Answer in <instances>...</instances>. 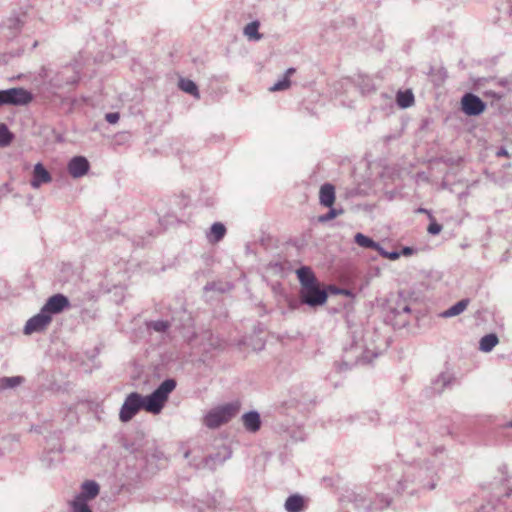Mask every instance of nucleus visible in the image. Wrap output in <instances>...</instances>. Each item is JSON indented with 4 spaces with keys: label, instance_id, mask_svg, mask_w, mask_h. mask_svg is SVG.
<instances>
[{
    "label": "nucleus",
    "instance_id": "2f4dec72",
    "mask_svg": "<svg viewBox=\"0 0 512 512\" xmlns=\"http://www.w3.org/2000/svg\"><path fill=\"white\" fill-rule=\"evenodd\" d=\"M148 327L156 332H165L170 327V323L164 320H157L150 322Z\"/></svg>",
    "mask_w": 512,
    "mask_h": 512
},
{
    "label": "nucleus",
    "instance_id": "b1692460",
    "mask_svg": "<svg viewBox=\"0 0 512 512\" xmlns=\"http://www.w3.org/2000/svg\"><path fill=\"white\" fill-rule=\"evenodd\" d=\"M179 88L182 91H184V92H186V93H188V94H190V95H192V96H194L196 98H199V91H198L197 85L192 80H190V79H183V78L180 79V81H179Z\"/></svg>",
    "mask_w": 512,
    "mask_h": 512
},
{
    "label": "nucleus",
    "instance_id": "0eeeda50",
    "mask_svg": "<svg viewBox=\"0 0 512 512\" xmlns=\"http://www.w3.org/2000/svg\"><path fill=\"white\" fill-rule=\"evenodd\" d=\"M69 307V299L65 295L58 293L49 297L41 309L52 317V315L59 314Z\"/></svg>",
    "mask_w": 512,
    "mask_h": 512
},
{
    "label": "nucleus",
    "instance_id": "423d86ee",
    "mask_svg": "<svg viewBox=\"0 0 512 512\" xmlns=\"http://www.w3.org/2000/svg\"><path fill=\"white\" fill-rule=\"evenodd\" d=\"M52 317L47 315L41 309L40 312L31 317L25 324L23 332L25 335H31L37 332H43L49 326Z\"/></svg>",
    "mask_w": 512,
    "mask_h": 512
},
{
    "label": "nucleus",
    "instance_id": "72a5a7b5",
    "mask_svg": "<svg viewBox=\"0 0 512 512\" xmlns=\"http://www.w3.org/2000/svg\"><path fill=\"white\" fill-rule=\"evenodd\" d=\"M442 226L438 224L436 221L432 220L427 228L428 233L432 235H437L441 232Z\"/></svg>",
    "mask_w": 512,
    "mask_h": 512
},
{
    "label": "nucleus",
    "instance_id": "de8ad7c7",
    "mask_svg": "<svg viewBox=\"0 0 512 512\" xmlns=\"http://www.w3.org/2000/svg\"><path fill=\"white\" fill-rule=\"evenodd\" d=\"M506 427L512 428V420L506 424Z\"/></svg>",
    "mask_w": 512,
    "mask_h": 512
},
{
    "label": "nucleus",
    "instance_id": "49530a36",
    "mask_svg": "<svg viewBox=\"0 0 512 512\" xmlns=\"http://www.w3.org/2000/svg\"><path fill=\"white\" fill-rule=\"evenodd\" d=\"M77 82V78L74 76L71 80L67 81V84H74Z\"/></svg>",
    "mask_w": 512,
    "mask_h": 512
},
{
    "label": "nucleus",
    "instance_id": "39448f33",
    "mask_svg": "<svg viewBox=\"0 0 512 512\" xmlns=\"http://www.w3.org/2000/svg\"><path fill=\"white\" fill-rule=\"evenodd\" d=\"M30 92L23 88L0 90V106L3 104L25 105L31 101Z\"/></svg>",
    "mask_w": 512,
    "mask_h": 512
},
{
    "label": "nucleus",
    "instance_id": "e433bc0d",
    "mask_svg": "<svg viewBox=\"0 0 512 512\" xmlns=\"http://www.w3.org/2000/svg\"><path fill=\"white\" fill-rule=\"evenodd\" d=\"M373 250H376L384 258H387V255L389 254V252L386 251L379 243H377V247H374Z\"/></svg>",
    "mask_w": 512,
    "mask_h": 512
},
{
    "label": "nucleus",
    "instance_id": "1a4fd4ad",
    "mask_svg": "<svg viewBox=\"0 0 512 512\" xmlns=\"http://www.w3.org/2000/svg\"><path fill=\"white\" fill-rule=\"evenodd\" d=\"M52 181L50 172L44 167L42 163H36L32 171L30 185L34 189L40 188L43 184H48Z\"/></svg>",
    "mask_w": 512,
    "mask_h": 512
},
{
    "label": "nucleus",
    "instance_id": "8fccbe9b",
    "mask_svg": "<svg viewBox=\"0 0 512 512\" xmlns=\"http://www.w3.org/2000/svg\"><path fill=\"white\" fill-rule=\"evenodd\" d=\"M185 457L188 458L189 457V452H186L185 453Z\"/></svg>",
    "mask_w": 512,
    "mask_h": 512
},
{
    "label": "nucleus",
    "instance_id": "f257e3e1",
    "mask_svg": "<svg viewBox=\"0 0 512 512\" xmlns=\"http://www.w3.org/2000/svg\"><path fill=\"white\" fill-rule=\"evenodd\" d=\"M175 387L176 381L169 378L147 396H142L137 392L128 394L120 409L119 419L124 423L129 422L141 409L152 414H159Z\"/></svg>",
    "mask_w": 512,
    "mask_h": 512
},
{
    "label": "nucleus",
    "instance_id": "4c0bfd02",
    "mask_svg": "<svg viewBox=\"0 0 512 512\" xmlns=\"http://www.w3.org/2000/svg\"><path fill=\"white\" fill-rule=\"evenodd\" d=\"M373 250H376L384 258H387V255L389 254V252L386 251L379 243H377V247H374Z\"/></svg>",
    "mask_w": 512,
    "mask_h": 512
},
{
    "label": "nucleus",
    "instance_id": "ea45409f",
    "mask_svg": "<svg viewBox=\"0 0 512 512\" xmlns=\"http://www.w3.org/2000/svg\"><path fill=\"white\" fill-rule=\"evenodd\" d=\"M399 253H401L403 256H410L414 253V248L406 246L403 247Z\"/></svg>",
    "mask_w": 512,
    "mask_h": 512
},
{
    "label": "nucleus",
    "instance_id": "f704fd0d",
    "mask_svg": "<svg viewBox=\"0 0 512 512\" xmlns=\"http://www.w3.org/2000/svg\"><path fill=\"white\" fill-rule=\"evenodd\" d=\"M120 115L117 112L107 113L105 119L110 124H115L119 121Z\"/></svg>",
    "mask_w": 512,
    "mask_h": 512
},
{
    "label": "nucleus",
    "instance_id": "c85d7f7f",
    "mask_svg": "<svg viewBox=\"0 0 512 512\" xmlns=\"http://www.w3.org/2000/svg\"><path fill=\"white\" fill-rule=\"evenodd\" d=\"M329 208H330V210L327 213L320 215L318 217V222L326 223L343 213L342 209L332 208V206Z\"/></svg>",
    "mask_w": 512,
    "mask_h": 512
},
{
    "label": "nucleus",
    "instance_id": "6ab92c4d",
    "mask_svg": "<svg viewBox=\"0 0 512 512\" xmlns=\"http://www.w3.org/2000/svg\"><path fill=\"white\" fill-rule=\"evenodd\" d=\"M304 507V499L300 495H291L285 501L287 512H301Z\"/></svg>",
    "mask_w": 512,
    "mask_h": 512
},
{
    "label": "nucleus",
    "instance_id": "6e6552de",
    "mask_svg": "<svg viewBox=\"0 0 512 512\" xmlns=\"http://www.w3.org/2000/svg\"><path fill=\"white\" fill-rule=\"evenodd\" d=\"M462 111L468 116L480 115L485 110V103L476 95L466 93L461 100Z\"/></svg>",
    "mask_w": 512,
    "mask_h": 512
},
{
    "label": "nucleus",
    "instance_id": "f03ea898",
    "mask_svg": "<svg viewBox=\"0 0 512 512\" xmlns=\"http://www.w3.org/2000/svg\"><path fill=\"white\" fill-rule=\"evenodd\" d=\"M436 482L434 466H409L400 478L391 475L388 479V486L397 494L408 493L414 495L420 490L434 489Z\"/></svg>",
    "mask_w": 512,
    "mask_h": 512
},
{
    "label": "nucleus",
    "instance_id": "2eb2a0df",
    "mask_svg": "<svg viewBox=\"0 0 512 512\" xmlns=\"http://www.w3.org/2000/svg\"><path fill=\"white\" fill-rule=\"evenodd\" d=\"M99 493V485L95 481H86L82 484L81 493L76 497H83L85 502L94 499Z\"/></svg>",
    "mask_w": 512,
    "mask_h": 512
},
{
    "label": "nucleus",
    "instance_id": "37998d69",
    "mask_svg": "<svg viewBox=\"0 0 512 512\" xmlns=\"http://www.w3.org/2000/svg\"><path fill=\"white\" fill-rule=\"evenodd\" d=\"M417 212L418 213H427L429 215V217L432 219V215L430 214V212L428 210H426L425 208H419L417 209Z\"/></svg>",
    "mask_w": 512,
    "mask_h": 512
},
{
    "label": "nucleus",
    "instance_id": "c9c22d12",
    "mask_svg": "<svg viewBox=\"0 0 512 512\" xmlns=\"http://www.w3.org/2000/svg\"><path fill=\"white\" fill-rule=\"evenodd\" d=\"M484 96L491 97L493 99L499 100L502 98L503 94L499 92H495L493 90H486L483 92Z\"/></svg>",
    "mask_w": 512,
    "mask_h": 512
},
{
    "label": "nucleus",
    "instance_id": "58836bf2",
    "mask_svg": "<svg viewBox=\"0 0 512 512\" xmlns=\"http://www.w3.org/2000/svg\"><path fill=\"white\" fill-rule=\"evenodd\" d=\"M496 156L498 157H510L509 152L505 147H500L498 151L496 152Z\"/></svg>",
    "mask_w": 512,
    "mask_h": 512
},
{
    "label": "nucleus",
    "instance_id": "09e8293b",
    "mask_svg": "<svg viewBox=\"0 0 512 512\" xmlns=\"http://www.w3.org/2000/svg\"><path fill=\"white\" fill-rule=\"evenodd\" d=\"M205 289L208 290V289H212V287H210V285H206L205 286Z\"/></svg>",
    "mask_w": 512,
    "mask_h": 512
},
{
    "label": "nucleus",
    "instance_id": "a18cd8bd",
    "mask_svg": "<svg viewBox=\"0 0 512 512\" xmlns=\"http://www.w3.org/2000/svg\"><path fill=\"white\" fill-rule=\"evenodd\" d=\"M508 15H512V6L510 4H507V10L505 11Z\"/></svg>",
    "mask_w": 512,
    "mask_h": 512
},
{
    "label": "nucleus",
    "instance_id": "f3484780",
    "mask_svg": "<svg viewBox=\"0 0 512 512\" xmlns=\"http://www.w3.org/2000/svg\"><path fill=\"white\" fill-rule=\"evenodd\" d=\"M226 234V227L220 222L212 224L210 231L207 233V239L210 243H218Z\"/></svg>",
    "mask_w": 512,
    "mask_h": 512
},
{
    "label": "nucleus",
    "instance_id": "4be33fe9",
    "mask_svg": "<svg viewBox=\"0 0 512 512\" xmlns=\"http://www.w3.org/2000/svg\"><path fill=\"white\" fill-rule=\"evenodd\" d=\"M24 381L21 376L2 377L0 378V391L11 389L19 386Z\"/></svg>",
    "mask_w": 512,
    "mask_h": 512
},
{
    "label": "nucleus",
    "instance_id": "9d476101",
    "mask_svg": "<svg viewBox=\"0 0 512 512\" xmlns=\"http://www.w3.org/2000/svg\"><path fill=\"white\" fill-rule=\"evenodd\" d=\"M89 167L88 160L83 156L73 157L67 165L68 172L73 178L84 176L88 172Z\"/></svg>",
    "mask_w": 512,
    "mask_h": 512
},
{
    "label": "nucleus",
    "instance_id": "cd10ccee",
    "mask_svg": "<svg viewBox=\"0 0 512 512\" xmlns=\"http://www.w3.org/2000/svg\"><path fill=\"white\" fill-rule=\"evenodd\" d=\"M71 505L72 512H92L83 497H75Z\"/></svg>",
    "mask_w": 512,
    "mask_h": 512
},
{
    "label": "nucleus",
    "instance_id": "dca6fc26",
    "mask_svg": "<svg viewBox=\"0 0 512 512\" xmlns=\"http://www.w3.org/2000/svg\"><path fill=\"white\" fill-rule=\"evenodd\" d=\"M469 302H470L469 299H462V300L458 301L457 303L452 305L450 308H448L447 310L440 313V317L451 318V317L460 315L467 309Z\"/></svg>",
    "mask_w": 512,
    "mask_h": 512
},
{
    "label": "nucleus",
    "instance_id": "4468645a",
    "mask_svg": "<svg viewBox=\"0 0 512 512\" xmlns=\"http://www.w3.org/2000/svg\"><path fill=\"white\" fill-rule=\"evenodd\" d=\"M319 200L321 205L331 207L335 201L334 186L329 183L322 185L319 192Z\"/></svg>",
    "mask_w": 512,
    "mask_h": 512
},
{
    "label": "nucleus",
    "instance_id": "79ce46f5",
    "mask_svg": "<svg viewBox=\"0 0 512 512\" xmlns=\"http://www.w3.org/2000/svg\"><path fill=\"white\" fill-rule=\"evenodd\" d=\"M294 73H295V69L294 68H289V69H287V71H286L284 76H287V78L289 79V77L291 75H293Z\"/></svg>",
    "mask_w": 512,
    "mask_h": 512
},
{
    "label": "nucleus",
    "instance_id": "bb28decb",
    "mask_svg": "<svg viewBox=\"0 0 512 512\" xmlns=\"http://www.w3.org/2000/svg\"><path fill=\"white\" fill-rule=\"evenodd\" d=\"M13 139V134L5 124H0V147L8 146Z\"/></svg>",
    "mask_w": 512,
    "mask_h": 512
},
{
    "label": "nucleus",
    "instance_id": "ddd939ff",
    "mask_svg": "<svg viewBox=\"0 0 512 512\" xmlns=\"http://www.w3.org/2000/svg\"><path fill=\"white\" fill-rule=\"evenodd\" d=\"M296 274L300 282L301 288L312 286L318 283L312 269L308 266L300 267L299 269H297Z\"/></svg>",
    "mask_w": 512,
    "mask_h": 512
},
{
    "label": "nucleus",
    "instance_id": "7c9ffc66",
    "mask_svg": "<svg viewBox=\"0 0 512 512\" xmlns=\"http://www.w3.org/2000/svg\"><path fill=\"white\" fill-rule=\"evenodd\" d=\"M192 508L195 512H216L217 506L215 501L213 502V506L210 503L201 501L199 504H194Z\"/></svg>",
    "mask_w": 512,
    "mask_h": 512
},
{
    "label": "nucleus",
    "instance_id": "a19ab883",
    "mask_svg": "<svg viewBox=\"0 0 512 512\" xmlns=\"http://www.w3.org/2000/svg\"><path fill=\"white\" fill-rule=\"evenodd\" d=\"M400 256H401V253H399L398 251H392V252H389V254L387 255V259L397 260Z\"/></svg>",
    "mask_w": 512,
    "mask_h": 512
},
{
    "label": "nucleus",
    "instance_id": "aec40b11",
    "mask_svg": "<svg viewBox=\"0 0 512 512\" xmlns=\"http://www.w3.org/2000/svg\"><path fill=\"white\" fill-rule=\"evenodd\" d=\"M499 340L496 334H487L483 336L479 343V348L483 352H490L498 344Z\"/></svg>",
    "mask_w": 512,
    "mask_h": 512
},
{
    "label": "nucleus",
    "instance_id": "473e14b6",
    "mask_svg": "<svg viewBox=\"0 0 512 512\" xmlns=\"http://www.w3.org/2000/svg\"><path fill=\"white\" fill-rule=\"evenodd\" d=\"M290 80L287 76H284L281 80H278L273 86L270 87V91H283L290 87Z\"/></svg>",
    "mask_w": 512,
    "mask_h": 512
},
{
    "label": "nucleus",
    "instance_id": "a211bd4d",
    "mask_svg": "<svg viewBox=\"0 0 512 512\" xmlns=\"http://www.w3.org/2000/svg\"><path fill=\"white\" fill-rule=\"evenodd\" d=\"M260 22L255 20L248 23L243 30V34L250 41H259L263 38V35L259 33Z\"/></svg>",
    "mask_w": 512,
    "mask_h": 512
},
{
    "label": "nucleus",
    "instance_id": "a878e982",
    "mask_svg": "<svg viewBox=\"0 0 512 512\" xmlns=\"http://www.w3.org/2000/svg\"><path fill=\"white\" fill-rule=\"evenodd\" d=\"M354 241L363 248L374 249V247H377V242L362 233H357L354 236Z\"/></svg>",
    "mask_w": 512,
    "mask_h": 512
},
{
    "label": "nucleus",
    "instance_id": "f8f14e48",
    "mask_svg": "<svg viewBox=\"0 0 512 512\" xmlns=\"http://www.w3.org/2000/svg\"><path fill=\"white\" fill-rule=\"evenodd\" d=\"M242 421L245 429L249 432L255 433L261 427L260 415L256 411H250L242 416Z\"/></svg>",
    "mask_w": 512,
    "mask_h": 512
},
{
    "label": "nucleus",
    "instance_id": "20e7f679",
    "mask_svg": "<svg viewBox=\"0 0 512 512\" xmlns=\"http://www.w3.org/2000/svg\"><path fill=\"white\" fill-rule=\"evenodd\" d=\"M301 301L310 306L317 307L326 303L328 295L324 289H321L319 284L316 283L312 286L300 288Z\"/></svg>",
    "mask_w": 512,
    "mask_h": 512
},
{
    "label": "nucleus",
    "instance_id": "7ed1b4c3",
    "mask_svg": "<svg viewBox=\"0 0 512 512\" xmlns=\"http://www.w3.org/2000/svg\"><path fill=\"white\" fill-rule=\"evenodd\" d=\"M240 409L239 402L226 403L210 410L204 417V424L215 429L230 421Z\"/></svg>",
    "mask_w": 512,
    "mask_h": 512
},
{
    "label": "nucleus",
    "instance_id": "9b49d317",
    "mask_svg": "<svg viewBox=\"0 0 512 512\" xmlns=\"http://www.w3.org/2000/svg\"><path fill=\"white\" fill-rule=\"evenodd\" d=\"M231 457V451L228 447L223 446L216 454L209 455L204 458L202 463L204 467L214 470L218 465H221L224 461Z\"/></svg>",
    "mask_w": 512,
    "mask_h": 512
},
{
    "label": "nucleus",
    "instance_id": "c03bdc74",
    "mask_svg": "<svg viewBox=\"0 0 512 512\" xmlns=\"http://www.w3.org/2000/svg\"><path fill=\"white\" fill-rule=\"evenodd\" d=\"M411 309L408 305H403V307L401 308V312L403 313H410Z\"/></svg>",
    "mask_w": 512,
    "mask_h": 512
},
{
    "label": "nucleus",
    "instance_id": "5701e85b",
    "mask_svg": "<svg viewBox=\"0 0 512 512\" xmlns=\"http://www.w3.org/2000/svg\"><path fill=\"white\" fill-rule=\"evenodd\" d=\"M452 377L447 373L440 374L433 381V390L436 393H441L451 383Z\"/></svg>",
    "mask_w": 512,
    "mask_h": 512
},
{
    "label": "nucleus",
    "instance_id": "412c9836",
    "mask_svg": "<svg viewBox=\"0 0 512 512\" xmlns=\"http://www.w3.org/2000/svg\"><path fill=\"white\" fill-rule=\"evenodd\" d=\"M396 102L401 108H408L414 102V95L410 90L399 91L396 96Z\"/></svg>",
    "mask_w": 512,
    "mask_h": 512
},
{
    "label": "nucleus",
    "instance_id": "393cba45",
    "mask_svg": "<svg viewBox=\"0 0 512 512\" xmlns=\"http://www.w3.org/2000/svg\"><path fill=\"white\" fill-rule=\"evenodd\" d=\"M391 504V498L384 495V494H378L374 498V500L371 502V508L374 510H382L384 508L389 507Z\"/></svg>",
    "mask_w": 512,
    "mask_h": 512
},
{
    "label": "nucleus",
    "instance_id": "c756f323",
    "mask_svg": "<svg viewBox=\"0 0 512 512\" xmlns=\"http://www.w3.org/2000/svg\"><path fill=\"white\" fill-rule=\"evenodd\" d=\"M378 354L379 351L376 347L365 346L361 355V360L363 362H370L373 358L377 357Z\"/></svg>",
    "mask_w": 512,
    "mask_h": 512
}]
</instances>
